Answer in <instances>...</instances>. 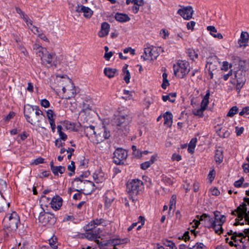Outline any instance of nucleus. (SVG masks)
<instances>
[{
    "mask_svg": "<svg viewBox=\"0 0 249 249\" xmlns=\"http://www.w3.org/2000/svg\"><path fill=\"white\" fill-rule=\"evenodd\" d=\"M216 132L218 135L222 138H227L230 135V133L228 130L222 129V128L217 129L216 130Z\"/></svg>",
    "mask_w": 249,
    "mask_h": 249,
    "instance_id": "nucleus-39",
    "label": "nucleus"
},
{
    "mask_svg": "<svg viewBox=\"0 0 249 249\" xmlns=\"http://www.w3.org/2000/svg\"><path fill=\"white\" fill-rule=\"evenodd\" d=\"M82 10L84 16L87 18H90L93 14V11L88 7L83 6Z\"/></svg>",
    "mask_w": 249,
    "mask_h": 249,
    "instance_id": "nucleus-33",
    "label": "nucleus"
},
{
    "mask_svg": "<svg viewBox=\"0 0 249 249\" xmlns=\"http://www.w3.org/2000/svg\"><path fill=\"white\" fill-rule=\"evenodd\" d=\"M156 160V157L152 156L149 160L144 162L141 164V167L143 170H146L149 168Z\"/></svg>",
    "mask_w": 249,
    "mask_h": 249,
    "instance_id": "nucleus-30",
    "label": "nucleus"
},
{
    "mask_svg": "<svg viewBox=\"0 0 249 249\" xmlns=\"http://www.w3.org/2000/svg\"><path fill=\"white\" fill-rule=\"evenodd\" d=\"M74 124H73L70 122H67L65 123V124H64V130L66 129V130H72L74 129Z\"/></svg>",
    "mask_w": 249,
    "mask_h": 249,
    "instance_id": "nucleus-53",
    "label": "nucleus"
},
{
    "mask_svg": "<svg viewBox=\"0 0 249 249\" xmlns=\"http://www.w3.org/2000/svg\"><path fill=\"white\" fill-rule=\"evenodd\" d=\"M162 243L166 247H169V249H177L175 244L172 241L169 240L167 239L162 240Z\"/></svg>",
    "mask_w": 249,
    "mask_h": 249,
    "instance_id": "nucleus-40",
    "label": "nucleus"
},
{
    "mask_svg": "<svg viewBox=\"0 0 249 249\" xmlns=\"http://www.w3.org/2000/svg\"><path fill=\"white\" fill-rule=\"evenodd\" d=\"M115 18L117 21L121 22H126L130 19L127 15L121 13H117Z\"/></svg>",
    "mask_w": 249,
    "mask_h": 249,
    "instance_id": "nucleus-29",
    "label": "nucleus"
},
{
    "mask_svg": "<svg viewBox=\"0 0 249 249\" xmlns=\"http://www.w3.org/2000/svg\"><path fill=\"white\" fill-rule=\"evenodd\" d=\"M62 198L58 196H56L52 198L51 202L52 208L55 210L59 209L62 205Z\"/></svg>",
    "mask_w": 249,
    "mask_h": 249,
    "instance_id": "nucleus-23",
    "label": "nucleus"
},
{
    "mask_svg": "<svg viewBox=\"0 0 249 249\" xmlns=\"http://www.w3.org/2000/svg\"><path fill=\"white\" fill-rule=\"evenodd\" d=\"M197 25L196 22L194 20H191L188 22V30H191L193 32L195 30V27Z\"/></svg>",
    "mask_w": 249,
    "mask_h": 249,
    "instance_id": "nucleus-46",
    "label": "nucleus"
},
{
    "mask_svg": "<svg viewBox=\"0 0 249 249\" xmlns=\"http://www.w3.org/2000/svg\"><path fill=\"white\" fill-rule=\"evenodd\" d=\"M205 110V109H203V108L200 107L199 109L194 110L193 113H194V115L201 117V116H202L203 111Z\"/></svg>",
    "mask_w": 249,
    "mask_h": 249,
    "instance_id": "nucleus-56",
    "label": "nucleus"
},
{
    "mask_svg": "<svg viewBox=\"0 0 249 249\" xmlns=\"http://www.w3.org/2000/svg\"><path fill=\"white\" fill-rule=\"evenodd\" d=\"M249 40V34L247 32H242L240 37L238 40V44L240 48H245L248 45Z\"/></svg>",
    "mask_w": 249,
    "mask_h": 249,
    "instance_id": "nucleus-20",
    "label": "nucleus"
},
{
    "mask_svg": "<svg viewBox=\"0 0 249 249\" xmlns=\"http://www.w3.org/2000/svg\"><path fill=\"white\" fill-rule=\"evenodd\" d=\"M143 189L142 182L138 179H134L128 182L127 184V190L131 196V198L134 201V199L133 198V196H136L142 191Z\"/></svg>",
    "mask_w": 249,
    "mask_h": 249,
    "instance_id": "nucleus-7",
    "label": "nucleus"
},
{
    "mask_svg": "<svg viewBox=\"0 0 249 249\" xmlns=\"http://www.w3.org/2000/svg\"><path fill=\"white\" fill-rule=\"evenodd\" d=\"M133 155L137 158H141L142 156V152L137 149L136 146L133 145L132 147Z\"/></svg>",
    "mask_w": 249,
    "mask_h": 249,
    "instance_id": "nucleus-45",
    "label": "nucleus"
},
{
    "mask_svg": "<svg viewBox=\"0 0 249 249\" xmlns=\"http://www.w3.org/2000/svg\"><path fill=\"white\" fill-rule=\"evenodd\" d=\"M65 86H62V90L64 93H66V98L69 99L74 97L76 94V89L71 80L69 78L65 80Z\"/></svg>",
    "mask_w": 249,
    "mask_h": 249,
    "instance_id": "nucleus-13",
    "label": "nucleus"
},
{
    "mask_svg": "<svg viewBox=\"0 0 249 249\" xmlns=\"http://www.w3.org/2000/svg\"><path fill=\"white\" fill-rule=\"evenodd\" d=\"M197 142L196 138H193L188 144V152L193 154Z\"/></svg>",
    "mask_w": 249,
    "mask_h": 249,
    "instance_id": "nucleus-28",
    "label": "nucleus"
},
{
    "mask_svg": "<svg viewBox=\"0 0 249 249\" xmlns=\"http://www.w3.org/2000/svg\"><path fill=\"white\" fill-rule=\"evenodd\" d=\"M38 220L43 225L47 224L52 225L55 222V218L53 214L42 212L39 215Z\"/></svg>",
    "mask_w": 249,
    "mask_h": 249,
    "instance_id": "nucleus-16",
    "label": "nucleus"
},
{
    "mask_svg": "<svg viewBox=\"0 0 249 249\" xmlns=\"http://www.w3.org/2000/svg\"><path fill=\"white\" fill-rule=\"evenodd\" d=\"M44 161V159H43L42 158H41V157H39L36 159L33 160L31 162V164L36 165H38L40 163H43Z\"/></svg>",
    "mask_w": 249,
    "mask_h": 249,
    "instance_id": "nucleus-55",
    "label": "nucleus"
},
{
    "mask_svg": "<svg viewBox=\"0 0 249 249\" xmlns=\"http://www.w3.org/2000/svg\"><path fill=\"white\" fill-rule=\"evenodd\" d=\"M232 214L237 215L236 220L238 221L234 223V225L244 224V222L249 224V206L246 203L240 205L236 210L232 212Z\"/></svg>",
    "mask_w": 249,
    "mask_h": 249,
    "instance_id": "nucleus-3",
    "label": "nucleus"
},
{
    "mask_svg": "<svg viewBox=\"0 0 249 249\" xmlns=\"http://www.w3.org/2000/svg\"><path fill=\"white\" fill-rule=\"evenodd\" d=\"M33 48L34 50H36V53L38 56L40 55V53H41L42 52H44L43 50L46 49V48L42 47L41 46L36 44L34 45Z\"/></svg>",
    "mask_w": 249,
    "mask_h": 249,
    "instance_id": "nucleus-42",
    "label": "nucleus"
},
{
    "mask_svg": "<svg viewBox=\"0 0 249 249\" xmlns=\"http://www.w3.org/2000/svg\"><path fill=\"white\" fill-rule=\"evenodd\" d=\"M108 224V222L104 219H96V220L91 221L86 226V230L87 231L84 234V236L87 239L91 240H95L98 238H100L99 233L101 231L100 229H96V227L99 225L106 226Z\"/></svg>",
    "mask_w": 249,
    "mask_h": 249,
    "instance_id": "nucleus-2",
    "label": "nucleus"
},
{
    "mask_svg": "<svg viewBox=\"0 0 249 249\" xmlns=\"http://www.w3.org/2000/svg\"><path fill=\"white\" fill-rule=\"evenodd\" d=\"M160 51L163 52V50L161 47L149 46L144 49V54L141 56V57L144 60H154L157 58Z\"/></svg>",
    "mask_w": 249,
    "mask_h": 249,
    "instance_id": "nucleus-8",
    "label": "nucleus"
},
{
    "mask_svg": "<svg viewBox=\"0 0 249 249\" xmlns=\"http://www.w3.org/2000/svg\"><path fill=\"white\" fill-rule=\"evenodd\" d=\"M164 120V124L167 127H171L173 123V115L169 111L166 112L163 116Z\"/></svg>",
    "mask_w": 249,
    "mask_h": 249,
    "instance_id": "nucleus-27",
    "label": "nucleus"
},
{
    "mask_svg": "<svg viewBox=\"0 0 249 249\" xmlns=\"http://www.w3.org/2000/svg\"><path fill=\"white\" fill-rule=\"evenodd\" d=\"M127 242L126 239H121L120 238H113V239H110V240H108L106 244H105V245L108 246V245H111L112 246H114V249H117L116 248V246L117 245H119L125 243Z\"/></svg>",
    "mask_w": 249,
    "mask_h": 249,
    "instance_id": "nucleus-25",
    "label": "nucleus"
},
{
    "mask_svg": "<svg viewBox=\"0 0 249 249\" xmlns=\"http://www.w3.org/2000/svg\"><path fill=\"white\" fill-rule=\"evenodd\" d=\"M160 34L163 39L167 38L169 35L168 31L165 29H161L160 31Z\"/></svg>",
    "mask_w": 249,
    "mask_h": 249,
    "instance_id": "nucleus-54",
    "label": "nucleus"
},
{
    "mask_svg": "<svg viewBox=\"0 0 249 249\" xmlns=\"http://www.w3.org/2000/svg\"><path fill=\"white\" fill-rule=\"evenodd\" d=\"M207 29L208 31H210V34L213 36V34H215L217 33V30L215 28L214 26H208L207 27Z\"/></svg>",
    "mask_w": 249,
    "mask_h": 249,
    "instance_id": "nucleus-57",
    "label": "nucleus"
},
{
    "mask_svg": "<svg viewBox=\"0 0 249 249\" xmlns=\"http://www.w3.org/2000/svg\"><path fill=\"white\" fill-rule=\"evenodd\" d=\"M176 93H170L168 95H163L162 96V100L163 101L166 102L167 100H169L170 102L173 103L175 101V98L176 97Z\"/></svg>",
    "mask_w": 249,
    "mask_h": 249,
    "instance_id": "nucleus-37",
    "label": "nucleus"
},
{
    "mask_svg": "<svg viewBox=\"0 0 249 249\" xmlns=\"http://www.w3.org/2000/svg\"><path fill=\"white\" fill-rule=\"evenodd\" d=\"M66 78H68L66 76H56L55 78L54 79V82L51 83V86L52 88L56 89L57 88L61 87L62 86H65V80Z\"/></svg>",
    "mask_w": 249,
    "mask_h": 249,
    "instance_id": "nucleus-21",
    "label": "nucleus"
},
{
    "mask_svg": "<svg viewBox=\"0 0 249 249\" xmlns=\"http://www.w3.org/2000/svg\"><path fill=\"white\" fill-rule=\"evenodd\" d=\"M244 130V128L243 127H239L238 126H236L235 127V132L236 133L237 136H240L242 134Z\"/></svg>",
    "mask_w": 249,
    "mask_h": 249,
    "instance_id": "nucleus-61",
    "label": "nucleus"
},
{
    "mask_svg": "<svg viewBox=\"0 0 249 249\" xmlns=\"http://www.w3.org/2000/svg\"><path fill=\"white\" fill-rule=\"evenodd\" d=\"M115 192L112 191H108L105 194V205L107 207H109L110 206L115 199Z\"/></svg>",
    "mask_w": 249,
    "mask_h": 249,
    "instance_id": "nucleus-24",
    "label": "nucleus"
},
{
    "mask_svg": "<svg viewBox=\"0 0 249 249\" xmlns=\"http://www.w3.org/2000/svg\"><path fill=\"white\" fill-rule=\"evenodd\" d=\"M247 229H245L243 232H237V235H232L231 237V239L233 240L234 243L238 244V242L240 243H245L246 241H249V232H246Z\"/></svg>",
    "mask_w": 249,
    "mask_h": 249,
    "instance_id": "nucleus-18",
    "label": "nucleus"
},
{
    "mask_svg": "<svg viewBox=\"0 0 249 249\" xmlns=\"http://www.w3.org/2000/svg\"><path fill=\"white\" fill-rule=\"evenodd\" d=\"M127 156V152L122 148H117L114 152L113 160L117 164H121Z\"/></svg>",
    "mask_w": 249,
    "mask_h": 249,
    "instance_id": "nucleus-17",
    "label": "nucleus"
},
{
    "mask_svg": "<svg viewBox=\"0 0 249 249\" xmlns=\"http://www.w3.org/2000/svg\"><path fill=\"white\" fill-rule=\"evenodd\" d=\"M176 196L174 195H173L171 197V198L170 201V205H169V210L173 209L175 210L176 208Z\"/></svg>",
    "mask_w": 249,
    "mask_h": 249,
    "instance_id": "nucleus-44",
    "label": "nucleus"
},
{
    "mask_svg": "<svg viewBox=\"0 0 249 249\" xmlns=\"http://www.w3.org/2000/svg\"><path fill=\"white\" fill-rule=\"evenodd\" d=\"M56 237H52L49 240V243L50 246L53 249H57V246L56 245Z\"/></svg>",
    "mask_w": 249,
    "mask_h": 249,
    "instance_id": "nucleus-48",
    "label": "nucleus"
},
{
    "mask_svg": "<svg viewBox=\"0 0 249 249\" xmlns=\"http://www.w3.org/2000/svg\"><path fill=\"white\" fill-rule=\"evenodd\" d=\"M245 75L246 71L243 69H239L235 74V77L237 80L236 90L238 92H240L246 82Z\"/></svg>",
    "mask_w": 249,
    "mask_h": 249,
    "instance_id": "nucleus-15",
    "label": "nucleus"
},
{
    "mask_svg": "<svg viewBox=\"0 0 249 249\" xmlns=\"http://www.w3.org/2000/svg\"><path fill=\"white\" fill-rule=\"evenodd\" d=\"M84 131L86 136L92 142L96 133L94 127L92 125L84 126Z\"/></svg>",
    "mask_w": 249,
    "mask_h": 249,
    "instance_id": "nucleus-22",
    "label": "nucleus"
},
{
    "mask_svg": "<svg viewBox=\"0 0 249 249\" xmlns=\"http://www.w3.org/2000/svg\"><path fill=\"white\" fill-rule=\"evenodd\" d=\"M214 215L215 221L211 228L213 229L216 233L220 234L223 231L222 226L226 221V217L224 215H221L219 212H214Z\"/></svg>",
    "mask_w": 249,
    "mask_h": 249,
    "instance_id": "nucleus-9",
    "label": "nucleus"
},
{
    "mask_svg": "<svg viewBox=\"0 0 249 249\" xmlns=\"http://www.w3.org/2000/svg\"><path fill=\"white\" fill-rule=\"evenodd\" d=\"M23 19L26 22L28 26L30 28L31 26H32V21L29 19L26 16L23 15Z\"/></svg>",
    "mask_w": 249,
    "mask_h": 249,
    "instance_id": "nucleus-62",
    "label": "nucleus"
},
{
    "mask_svg": "<svg viewBox=\"0 0 249 249\" xmlns=\"http://www.w3.org/2000/svg\"><path fill=\"white\" fill-rule=\"evenodd\" d=\"M83 5H80L78 2H76V4L75 5V7H72V12H82V9L83 8Z\"/></svg>",
    "mask_w": 249,
    "mask_h": 249,
    "instance_id": "nucleus-51",
    "label": "nucleus"
},
{
    "mask_svg": "<svg viewBox=\"0 0 249 249\" xmlns=\"http://www.w3.org/2000/svg\"><path fill=\"white\" fill-rule=\"evenodd\" d=\"M68 169L69 170L72 172L73 173H70V176H72L73 173L74 172L75 170V165H74V162L73 161H71V164H70L68 167Z\"/></svg>",
    "mask_w": 249,
    "mask_h": 249,
    "instance_id": "nucleus-58",
    "label": "nucleus"
},
{
    "mask_svg": "<svg viewBox=\"0 0 249 249\" xmlns=\"http://www.w3.org/2000/svg\"><path fill=\"white\" fill-rule=\"evenodd\" d=\"M54 114L53 111L52 109H49L47 111V116L49 120V122L54 121V118H53Z\"/></svg>",
    "mask_w": 249,
    "mask_h": 249,
    "instance_id": "nucleus-49",
    "label": "nucleus"
},
{
    "mask_svg": "<svg viewBox=\"0 0 249 249\" xmlns=\"http://www.w3.org/2000/svg\"><path fill=\"white\" fill-rule=\"evenodd\" d=\"M73 183V186L76 187V190L78 192L83 191L88 194L94 190V184L88 180H81L80 178H76Z\"/></svg>",
    "mask_w": 249,
    "mask_h": 249,
    "instance_id": "nucleus-5",
    "label": "nucleus"
},
{
    "mask_svg": "<svg viewBox=\"0 0 249 249\" xmlns=\"http://www.w3.org/2000/svg\"><path fill=\"white\" fill-rule=\"evenodd\" d=\"M4 227L10 229L11 231H15L18 227L20 222L19 217L17 213L13 212L10 214L6 215L4 219Z\"/></svg>",
    "mask_w": 249,
    "mask_h": 249,
    "instance_id": "nucleus-6",
    "label": "nucleus"
},
{
    "mask_svg": "<svg viewBox=\"0 0 249 249\" xmlns=\"http://www.w3.org/2000/svg\"><path fill=\"white\" fill-rule=\"evenodd\" d=\"M188 56L193 61L195 58H197L198 54L194 50L189 49L188 50Z\"/></svg>",
    "mask_w": 249,
    "mask_h": 249,
    "instance_id": "nucleus-43",
    "label": "nucleus"
},
{
    "mask_svg": "<svg viewBox=\"0 0 249 249\" xmlns=\"http://www.w3.org/2000/svg\"><path fill=\"white\" fill-rule=\"evenodd\" d=\"M238 109L237 107L234 106L232 107L229 110L227 116L228 117H233L237 112Z\"/></svg>",
    "mask_w": 249,
    "mask_h": 249,
    "instance_id": "nucleus-47",
    "label": "nucleus"
},
{
    "mask_svg": "<svg viewBox=\"0 0 249 249\" xmlns=\"http://www.w3.org/2000/svg\"><path fill=\"white\" fill-rule=\"evenodd\" d=\"M200 221H201L205 227L210 228L214 223L215 217L213 219L206 214H203L200 216L199 220L194 219L190 224L192 227L196 228L200 224Z\"/></svg>",
    "mask_w": 249,
    "mask_h": 249,
    "instance_id": "nucleus-11",
    "label": "nucleus"
},
{
    "mask_svg": "<svg viewBox=\"0 0 249 249\" xmlns=\"http://www.w3.org/2000/svg\"><path fill=\"white\" fill-rule=\"evenodd\" d=\"M211 192L212 194L213 195V196H218L220 194L219 191L216 187L212 188L211 189Z\"/></svg>",
    "mask_w": 249,
    "mask_h": 249,
    "instance_id": "nucleus-64",
    "label": "nucleus"
},
{
    "mask_svg": "<svg viewBox=\"0 0 249 249\" xmlns=\"http://www.w3.org/2000/svg\"><path fill=\"white\" fill-rule=\"evenodd\" d=\"M117 71L116 69L105 68L104 70V73L108 78L113 77L115 73Z\"/></svg>",
    "mask_w": 249,
    "mask_h": 249,
    "instance_id": "nucleus-36",
    "label": "nucleus"
},
{
    "mask_svg": "<svg viewBox=\"0 0 249 249\" xmlns=\"http://www.w3.org/2000/svg\"><path fill=\"white\" fill-rule=\"evenodd\" d=\"M223 159V151L221 149L216 150L215 154V161L219 164L222 162Z\"/></svg>",
    "mask_w": 249,
    "mask_h": 249,
    "instance_id": "nucleus-34",
    "label": "nucleus"
},
{
    "mask_svg": "<svg viewBox=\"0 0 249 249\" xmlns=\"http://www.w3.org/2000/svg\"><path fill=\"white\" fill-rule=\"evenodd\" d=\"M210 96V91L207 90V93L204 97L201 104V107L203 109H206L209 104V98Z\"/></svg>",
    "mask_w": 249,
    "mask_h": 249,
    "instance_id": "nucleus-35",
    "label": "nucleus"
},
{
    "mask_svg": "<svg viewBox=\"0 0 249 249\" xmlns=\"http://www.w3.org/2000/svg\"><path fill=\"white\" fill-rule=\"evenodd\" d=\"M93 178L96 183H102L105 180L103 173L101 172L94 173L93 174Z\"/></svg>",
    "mask_w": 249,
    "mask_h": 249,
    "instance_id": "nucleus-31",
    "label": "nucleus"
},
{
    "mask_svg": "<svg viewBox=\"0 0 249 249\" xmlns=\"http://www.w3.org/2000/svg\"><path fill=\"white\" fill-rule=\"evenodd\" d=\"M41 105L44 107H48L50 106V103L47 99H42L41 100Z\"/></svg>",
    "mask_w": 249,
    "mask_h": 249,
    "instance_id": "nucleus-59",
    "label": "nucleus"
},
{
    "mask_svg": "<svg viewBox=\"0 0 249 249\" xmlns=\"http://www.w3.org/2000/svg\"><path fill=\"white\" fill-rule=\"evenodd\" d=\"M128 65H125L123 68V72L124 75V80L126 83L130 82V74L129 71L127 70Z\"/></svg>",
    "mask_w": 249,
    "mask_h": 249,
    "instance_id": "nucleus-38",
    "label": "nucleus"
},
{
    "mask_svg": "<svg viewBox=\"0 0 249 249\" xmlns=\"http://www.w3.org/2000/svg\"><path fill=\"white\" fill-rule=\"evenodd\" d=\"M244 114H249V107L243 108L242 110L239 113V115L241 116H243Z\"/></svg>",
    "mask_w": 249,
    "mask_h": 249,
    "instance_id": "nucleus-60",
    "label": "nucleus"
},
{
    "mask_svg": "<svg viewBox=\"0 0 249 249\" xmlns=\"http://www.w3.org/2000/svg\"><path fill=\"white\" fill-rule=\"evenodd\" d=\"M208 178L211 182H212L213 179L215 177V172L214 170H212L210 172L208 175Z\"/></svg>",
    "mask_w": 249,
    "mask_h": 249,
    "instance_id": "nucleus-63",
    "label": "nucleus"
},
{
    "mask_svg": "<svg viewBox=\"0 0 249 249\" xmlns=\"http://www.w3.org/2000/svg\"><path fill=\"white\" fill-rule=\"evenodd\" d=\"M174 72L176 76L183 78L186 74V62L185 60H179L174 65Z\"/></svg>",
    "mask_w": 249,
    "mask_h": 249,
    "instance_id": "nucleus-14",
    "label": "nucleus"
},
{
    "mask_svg": "<svg viewBox=\"0 0 249 249\" xmlns=\"http://www.w3.org/2000/svg\"><path fill=\"white\" fill-rule=\"evenodd\" d=\"M24 115L26 121L35 126L44 128L42 125L45 120L42 111L37 106L26 105L24 108Z\"/></svg>",
    "mask_w": 249,
    "mask_h": 249,
    "instance_id": "nucleus-1",
    "label": "nucleus"
},
{
    "mask_svg": "<svg viewBox=\"0 0 249 249\" xmlns=\"http://www.w3.org/2000/svg\"><path fill=\"white\" fill-rule=\"evenodd\" d=\"M110 29V25L107 22H104L102 24L101 30L99 32V36L101 37H104L108 35Z\"/></svg>",
    "mask_w": 249,
    "mask_h": 249,
    "instance_id": "nucleus-26",
    "label": "nucleus"
},
{
    "mask_svg": "<svg viewBox=\"0 0 249 249\" xmlns=\"http://www.w3.org/2000/svg\"><path fill=\"white\" fill-rule=\"evenodd\" d=\"M57 133L59 134V138L58 139L62 140V141H66L67 139V135L63 132L64 129L60 125L57 126Z\"/></svg>",
    "mask_w": 249,
    "mask_h": 249,
    "instance_id": "nucleus-32",
    "label": "nucleus"
},
{
    "mask_svg": "<svg viewBox=\"0 0 249 249\" xmlns=\"http://www.w3.org/2000/svg\"><path fill=\"white\" fill-rule=\"evenodd\" d=\"M94 136L95 137L92 139V142L94 144H98L102 142L106 139H108L110 137V134L109 131H108L106 127H103L96 131V133Z\"/></svg>",
    "mask_w": 249,
    "mask_h": 249,
    "instance_id": "nucleus-10",
    "label": "nucleus"
},
{
    "mask_svg": "<svg viewBox=\"0 0 249 249\" xmlns=\"http://www.w3.org/2000/svg\"><path fill=\"white\" fill-rule=\"evenodd\" d=\"M219 63L215 56L210 57L208 58L206 64V68L209 71H214L217 69Z\"/></svg>",
    "mask_w": 249,
    "mask_h": 249,
    "instance_id": "nucleus-19",
    "label": "nucleus"
},
{
    "mask_svg": "<svg viewBox=\"0 0 249 249\" xmlns=\"http://www.w3.org/2000/svg\"><path fill=\"white\" fill-rule=\"evenodd\" d=\"M178 13L184 19H187V8L180 9L178 10Z\"/></svg>",
    "mask_w": 249,
    "mask_h": 249,
    "instance_id": "nucleus-50",
    "label": "nucleus"
},
{
    "mask_svg": "<svg viewBox=\"0 0 249 249\" xmlns=\"http://www.w3.org/2000/svg\"><path fill=\"white\" fill-rule=\"evenodd\" d=\"M44 52L40 53L39 56L41 60V63L47 67H51L53 63V59L55 57V54L49 53L47 49L43 50Z\"/></svg>",
    "mask_w": 249,
    "mask_h": 249,
    "instance_id": "nucleus-12",
    "label": "nucleus"
},
{
    "mask_svg": "<svg viewBox=\"0 0 249 249\" xmlns=\"http://www.w3.org/2000/svg\"><path fill=\"white\" fill-rule=\"evenodd\" d=\"M194 12L193 7L191 6H188V21L193 18Z\"/></svg>",
    "mask_w": 249,
    "mask_h": 249,
    "instance_id": "nucleus-52",
    "label": "nucleus"
},
{
    "mask_svg": "<svg viewBox=\"0 0 249 249\" xmlns=\"http://www.w3.org/2000/svg\"><path fill=\"white\" fill-rule=\"evenodd\" d=\"M131 121V117L128 113H124L120 114L115 121L117 129L120 133L124 134L127 133Z\"/></svg>",
    "mask_w": 249,
    "mask_h": 249,
    "instance_id": "nucleus-4",
    "label": "nucleus"
},
{
    "mask_svg": "<svg viewBox=\"0 0 249 249\" xmlns=\"http://www.w3.org/2000/svg\"><path fill=\"white\" fill-rule=\"evenodd\" d=\"M65 171V168L62 166H56L53 167L52 170L53 173L54 175H58V173L63 174Z\"/></svg>",
    "mask_w": 249,
    "mask_h": 249,
    "instance_id": "nucleus-41",
    "label": "nucleus"
}]
</instances>
